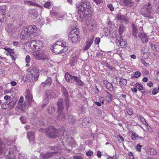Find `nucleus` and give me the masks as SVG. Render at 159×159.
I'll use <instances>...</instances> for the list:
<instances>
[{
  "label": "nucleus",
  "instance_id": "1",
  "mask_svg": "<svg viewBox=\"0 0 159 159\" xmlns=\"http://www.w3.org/2000/svg\"><path fill=\"white\" fill-rule=\"evenodd\" d=\"M40 131H42L45 133L47 137L49 138H55L60 135L65 136L67 134V132L63 131L62 129H57L53 126H50L47 129H41Z\"/></svg>",
  "mask_w": 159,
  "mask_h": 159
},
{
  "label": "nucleus",
  "instance_id": "2",
  "mask_svg": "<svg viewBox=\"0 0 159 159\" xmlns=\"http://www.w3.org/2000/svg\"><path fill=\"white\" fill-rule=\"evenodd\" d=\"M91 6L90 3L88 1L82 2L78 7V13L79 14L80 20L82 21L84 17L87 15L90 14L89 9Z\"/></svg>",
  "mask_w": 159,
  "mask_h": 159
},
{
  "label": "nucleus",
  "instance_id": "3",
  "mask_svg": "<svg viewBox=\"0 0 159 159\" xmlns=\"http://www.w3.org/2000/svg\"><path fill=\"white\" fill-rule=\"evenodd\" d=\"M68 45V44L66 42L57 41L51 47V50L56 54H61L67 51Z\"/></svg>",
  "mask_w": 159,
  "mask_h": 159
},
{
  "label": "nucleus",
  "instance_id": "4",
  "mask_svg": "<svg viewBox=\"0 0 159 159\" xmlns=\"http://www.w3.org/2000/svg\"><path fill=\"white\" fill-rule=\"evenodd\" d=\"M79 30L75 29L71 30L68 36L69 41L73 43H76L79 41Z\"/></svg>",
  "mask_w": 159,
  "mask_h": 159
},
{
  "label": "nucleus",
  "instance_id": "5",
  "mask_svg": "<svg viewBox=\"0 0 159 159\" xmlns=\"http://www.w3.org/2000/svg\"><path fill=\"white\" fill-rule=\"evenodd\" d=\"M39 72L37 67H33L28 72L27 77L29 81L33 82L37 80L38 79Z\"/></svg>",
  "mask_w": 159,
  "mask_h": 159
},
{
  "label": "nucleus",
  "instance_id": "6",
  "mask_svg": "<svg viewBox=\"0 0 159 159\" xmlns=\"http://www.w3.org/2000/svg\"><path fill=\"white\" fill-rule=\"evenodd\" d=\"M65 79L68 82L71 83H74L75 81L76 84L79 86H81L83 85V82L77 76H72L68 73L65 74Z\"/></svg>",
  "mask_w": 159,
  "mask_h": 159
},
{
  "label": "nucleus",
  "instance_id": "7",
  "mask_svg": "<svg viewBox=\"0 0 159 159\" xmlns=\"http://www.w3.org/2000/svg\"><path fill=\"white\" fill-rule=\"evenodd\" d=\"M64 103L63 100L62 99H60L58 102L57 106H58V112L59 113L57 116V119L59 120H64L65 119V115L64 113L61 112L64 108Z\"/></svg>",
  "mask_w": 159,
  "mask_h": 159
},
{
  "label": "nucleus",
  "instance_id": "8",
  "mask_svg": "<svg viewBox=\"0 0 159 159\" xmlns=\"http://www.w3.org/2000/svg\"><path fill=\"white\" fill-rule=\"evenodd\" d=\"M151 5V3L148 2L142 8L141 14L145 17H148L149 16V15L152 10Z\"/></svg>",
  "mask_w": 159,
  "mask_h": 159
},
{
  "label": "nucleus",
  "instance_id": "9",
  "mask_svg": "<svg viewBox=\"0 0 159 159\" xmlns=\"http://www.w3.org/2000/svg\"><path fill=\"white\" fill-rule=\"evenodd\" d=\"M8 148H9V151L8 152L9 155H6L7 159H16V157L14 154L13 153L15 151H16V147L14 145H13L12 146V148L13 149L12 150V149L11 148L9 147H8Z\"/></svg>",
  "mask_w": 159,
  "mask_h": 159
},
{
  "label": "nucleus",
  "instance_id": "10",
  "mask_svg": "<svg viewBox=\"0 0 159 159\" xmlns=\"http://www.w3.org/2000/svg\"><path fill=\"white\" fill-rule=\"evenodd\" d=\"M141 55L144 59H145L148 58L149 55V52L148 48L147 46H145L142 48Z\"/></svg>",
  "mask_w": 159,
  "mask_h": 159
},
{
  "label": "nucleus",
  "instance_id": "11",
  "mask_svg": "<svg viewBox=\"0 0 159 159\" xmlns=\"http://www.w3.org/2000/svg\"><path fill=\"white\" fill-rule=\"evenodd\" d=\"M53 149L56 151L55 152H51L46 153L45 154H41L40 156V159H46L52 157L53 154H56L58 152V151H57L56 149H57V147H54Z\"/></svg>",
  "mask_w": 159,
  "mask_h": 159
},
{
  "label": "nucleus",
  "instance_id": "12",
  "mask_svg": "<svg viewBox=\"0 0 159 159\" xmlns=\"http://www.w3.org/2000/svg\"><path fill=\"white\" fill-rule=\"evenodd\" d=\"M69 133L67 132V134L64 136L66 139V141L72 147H74L76 145V143L74 139L69 137Z\"/></svg>",
  "mask_w": 159,
  "mask_h": 159
},
{
  "label": "nucleus",
  "instance_id": "13",
  "mask_svg": "<svg viewBox=\"0 0 159 159\" xmlns=\"http://www.w3.org/2000/svg\"><path fill=\"white\" fill-rule=\"evenodd\" d=\"M27 103H22L20 105H17L16 108V110L19 112L21 113L26 110L27 108Z\"/></svg>",
  "mask_w": 159,
  "mask_h": 159
},
{
  "label": "nucleus",
  "instance_id": "14",
  "mask_svg": "<svg viewBox=\"0 0 159 159\" xmlns=\"http://www.w3.org/2000/svg\"><path fill=\"white\" fill-rule=\"evenodd\" d=\"M86 24L87 25L88 29L90 30H93L96 26L95 21L93 19H90L86 20Z\"/></svg>",
  "mask_w": 159,
  "mask_h": 159
},
{
  "label": "nucleus",
  "instance_id": "15",
  "mask_svg": "<svg viewBox=\"0 0 159 159\" xmlns=\"http://www.w3.org/2000/svg\"><path fill=\"white\" fill-rule=\"evenodd\" d=\"M117 20H120L121 22H125L127 23L129 22V18L125 15L119 14L116 16Z\"/></svg>",
  "mask_w": 159,
  "mask_h": 159
},
{
  "label": "nucleus",
  "instance_id": "16",
  "mask_svg": "<svg viewBox=\"0 0 159 159\" xmlns=\"http://www.w3.org/2000/svg\"><path fill=\"white\" fill-rule=\"evenodd\" d=\"M139 36L141 39V41L143 43L146 44L148 42V36H147L143 32L142 33H140L139 34Z\"/></svg>",
  "mask_w": 159,
  "mask_h": 159
},
{
  "label": "nucleus",
  "instance_id": "17",
  "mask_svg": "<svg viewBox=\"0 0 159 159\" xmlns=\"http://www.w3.org/2000/svg\"><path fill=\"white\" fill-rule=\"evenodd\" d=\"M25 95V98L29 103L30 104L34 101L32 95L30 90H27Z\"/></svg>",
  "mask_w": 159,
  "mask_h": 159
},
{
  "label": "nucleus",
  "instance_id": "18",
  "mask_svg": "<svg viewBox=\"0 0 159 159\" xmlns=\"http://www.w3.org/2000/svg\"><path fill=\"white\" fill-rule=\"evenodd\" d=\"M94 37V36H93L91 38L89 39L85 42L84 50H87L89 48L93 41Z\"/></svg>",
  "mask_w": 159,
  "mask_h": 159
},
{
  "label": "nucleus",
  "instance_id": "19",
  "mask_svg": "<svg viewBox=\"0 0 159 159\" xmlns=\"http://www.w3.org/2000/svg\"><path fill=\"white\" fill-rule=\"evenodd\" d=\"M26 30H28L29 35H30L36 32L37 28L34 25H30L26 28Z\"/></svg>",
  "mask_w": 159,
  "mask_h": 159
},
{
  "label": "nucleus",
  "instance_id": "20",
  "mask_svg": "<svg viewBox=\"0 0 159 159\" xmlns=\"http://www.w3.org/2000/svg\"><path fill=\"white\" fill-rule=\"evenodd\" d=\"M52 83V78L50 77H48L45 82H42L41 85L44 87H48L51 85Z\"/></svg>",
  "mask_w": 159,
  "mask_h": 159
},
{
  "label": "nucleus",
  "instance_id": "21",
  "mask_svg": "<svg viewBox=\"0 0 159 159\" xmlns=\"http://www.w3.org/2000/svg\"><path fill=\"white\" fill-rule=\"evenodd\" d=\"M124 5L129 7L134 6V2L131 0H122Z\"/></svg>",
  "mask_w": 159,
  "mask_h": 159
},
{
  "label": "nucleus",
  "instance_id": "22",
  "mask_svg": "<svg viewBox=\"0 0 159 159\" xmlns=\"http://www.w3.org/2000/svg\"><path fill=\"white\" fill-rule=\"evenodd\" d=\"M11 101L7 102V104L8 105L9 110L12 109L15 106L16 103V100L15 98H13Z\"/></svg>",
  "mask_w": 159,
  "mask_h": 159
},
{
  "label": "nucleus",
  "instance_id": "23",
  "mask_svg": "<svg viewBox=\"0 0 159 159\" xmlns=\"http://www.w3.org/2000/svg\"><path fill=\"white\" fill-rule=\"evenodd\" d=\"M117 44H119L120 47L122 48H125L126 46V42L124 41L122 37H120L119 39L117 41Z\"/></svg>",
  "mask_w": 159,
  "mask_h": 159
},
{
  "label": "nucleus",
  "instance_id": "24",
  "mask_svg": "<svg viewBox=\"0 0 159 159\" xmlns=\"http://www.w3.org/2000/svg\"><path fill=\"white\" fill-rule=\"evenodd\" d=\"M46 96L48 98H51L54 97L55 94V93L52 90H46L45 92Z\"/></svg>",
  "mask_w": 159,
  "mask_h": 159
},
{
  "label": "nucleus",
  "instance_id": "25",
  "mask_svg": "<svg viewBox=\"0 0 159 159\" xmlns=\"http://www.w3.org/2000/svg\"><path fill=\"white\" fill-rule=\"evenodd\" d=\"M43 43L40 41L37 40L35 44L36 45L34 47V50L35 51H38L41 49Z\"/></svg>",
  "mask_w": 159,
  "mask_h": 159
},
{
  "label": "nucleus",
  "instance_id": "26",
  "mask_svg": "<svg viewBox=\"0 0 159 159\" xmlns=\"http://www.w3.org/2000/svg\"><path fill=\"white\" fill-rule=\"evenodd\" d=\"M27 136L29 139L30 142L34 141V133L33 132H28L27 133Z\"/></svg>",
  "mask_w": 159,
  "mask_h": 159
},
{
  "label": "nucleus",
  "instance_id": "27",
  "mask_svg": "<svg viewBox=\"0 0 159 159\" xmlns=\"http://www.w3.org/2000/svg\"><path fill=\"white\" fill-rule=\"evenodd\" d=\"M36 40H31L29 41V43L30 44V47L32 50H34V47L36 45L35 44L37 42Z\"/></svg>",
  "mask_w": 159,
  "mask_h": 159
},
{
  "label": "nucleus",
  "instance_id": "28",
  "mask_svg": "<svg viewBox=\"0 0 159 159\" xmlns=\"http://www.w3.org/2000/svg\"><path fill=\"white\" fill-rule=\"evenodd\" d=\"M125 27L122 25H121L119 27V34L120 36V37H122V34L124 31L125 30Z\"/></svg>",
  "mask_w": 159,
  "mask_h": 159
},
{
  "label": "nucleus",
  "instance_id": "29",
  "mask_svg": "<svg viewBox=\"0 0 159 159\" xmlns=\"http://www.w3.org/2000/svg\"><path fill=\"white\" fill-rule=\"evenodd\" d=\"M132 34L134 37H136L137 34L138 32L137 28L134 24H132Z\"/></svg>",
  "mask_w": 159,
  "mask_h": 159
},
{
  "label": "nucleus",
  "instance_id": "30",
  "mask_svg": "<svg viewBox=\"0 0 159 159\" xmlns=\"http://www.w3.org/2000/svg\"><path fill=\"white\" fill-rule=\"evenodd\" d=\"M107 94L106 95L105 98L106 100L108 102H110L111 101L112 95L107 91H106Z\"/></svg>",
  "mask_w": 159,
  "mask_h": 159
},
{
  "label": "nucleus",
  "instance_id": "31",
  "mask_svg": "<svg viewBox=\"0 0 159 159\" xmlns=\"http://www.w3.org/2000/svg\"><path fill=\"white\" fill-rule=\"evenodd\" d=\"M47 110L49 114H52L54 112L55 108L53 107L50 106L48 107Z\"/></svg>",
  "mask_w": 159,
  "mask_h": 159
},
{
  "label": "nucleus",
  "instance_id": "32",
  "mask_svg": "<svg viewBox=\"0 0 159 159\" xmlns=\"http://www.w3.org/2000/svg\"><path fill=\"white\" fill-rule=\"evenodd\" d=\"M75 117L73 115H70L69 116L68 118V121L70 123L72 124L75 123Z\"/></svg>",
  "mask_w": 159,
  "mask_h": 159
},
{
  "label": "nucleus",
  "instance_id": "33",
  "mask_svg": "<svg viewBox=\"0 0 159 159\" xmlns=\"http://www.w3.org/2000/svg\"><path fill=\"white\" fill-rule=\"evenodd\" d=\"M52 15L55 16L58 15L59 14V9L57 7H55L53 8V11L52 12Z\"/></svg>",
  "mask_w": 159,
  "mask_h": 159
},
{
  "label": "nucleus",
  "instance_id": "34",
  "mask_svg": "<svg viewBox=\"0 0 159 159\" xmlns=\"http://www.w3.org/2000/svg\"><path fill=\"white\" fill-rule=\"evenodd\" d=\"M105 87L110 91H112L114 89L112 84L111 83H108L105 86Z\"/></svg>",
  "mask_w": 159,
  "mask_h": 159
},
{
  "label": "nucleus",
  "instance_id": "35",
  "mask_svg": "<svg viewBox=\"0 0 159 159\" xmlns=\"http://www.w3.org/2000/svg\"><path fill=\"white\" fill-rule=\"evenodd\" d=\"M5 145L1 142H0V154L4 152L5 151Z\"/></svg>",
  "mask_w": 159,
  "mask_h": 159
},
{
  "label": "nucleus",
  "instance_id": "36",
  "mask_svg": "<svg viewBox=\"0 0 159 159\" xmlns=\"http://www.w3.org/2000/svg\"><path fill=\"white\" fill-rule=\"evenodd\" d=\"M62 93L65 98H69V95L68 92L63 86L62 87Z\"/></svg>",
  "mask_w": 159,
  "mask_h": 159
},
{
  "label": "nucleus",
  "instance_id": "37",
  "mask_svg": "<svg viewBox=\"0 0 159 159\" xmlns=\"http://www.w3.org/2000/svg\"><path fill=\"white\" fill-rule=\"evenodd\" d=\"M148 152L150 155H156L157 153L156 150L153 148H149L148 150Z\"/></svg>",
  "mask_w": 159,
  "mask_h": 159
},
{
  "label": "nucleus",
  "instance_id": "38",
  "mask_svg": "<svg viewBox=\"0 0 159 159\" xmlns=\"http://www.w3.org/2000/svg\"><path fill=\"white\" fill-rule=\"evenodd\" d=\"M24 2L25 4L27 5H36V3L30 1L25 0L24 1Z\"/></svg>",
  "mask_w": 159,
  "mask_h": 159
},
{
  "label": "nucleus",
  "instance_id": "39",
  "mask_svg": "<svg viewBox=\"0 0 159 159\" xmlns=\"http://www.w3.org/2000/svg\"><path fill=\"white\" fill-rule=\"evenodd\" d=\"M139 118L140 119L141 121L142 122L143 124L144 125H145L147 126L148 125V124L146 122L145 119L141 115L139 116Z\"/></svg>",
  "mask_w": 159,
  "mask_h": 159
},
{
  "label": "nucleus",
  "instance_id": "40",
  "mask_svg": "<svg viewBox=\"0 0 159 159\" xmlns=\"http://www.w3.org/2000/svg\"><path fill=\"white\" fill-rule=\"evenodd\" d=\"M135 87L137 89H139L140 90H143V85L140 84L139 83L136 84H135Z\"/></svg>",
  "mask_w": 159,
  "mask_h": 159
},
{
  "label": "nucleus",
  "instance_id": "41",
  "mask_svg": "<svg viewBox=\"0 0 159 159\" xmlns=\"http://www.w3.org/2000/svg\"><path fill=\"white\" fill-rule=\"evenodd\" d=\"M1 108L3 110H6L9 109L8 106L7 104V102L3 103L1 105Z\"/></svg>",
  "mask_w": 159,
  "mask_h": 159
},
{
  "label": "nucleus",
  "instance_id": "42",
  "mask_svg": "<svg viewBox=\"0 0 159 159\" xmlns=\"http://www.w3.org/2000/svg\"><path fill=\"white\" fill-rule=\"evenodd\" d=\"M39 53L41 57H46V60L48 59V57L47 55L46 52H43V51H42L40 52H39Z\"/></svg>",
  "mask_w": 159,
  "mask_h": 159
},
{
  "label": "nucleus",
  "instance_id": "43",
  "mask_svg": "<svg viewBox=\"0 0 159 159\" xmlns=\"http://www.w3.org/2000/svg\"><path fill=\"white\" fill-rule=\"evenodd\" d=\"M4 99L6 101V102H7L11 101L13 98L9 96L5 95L4 96Z\"/></svg>",
  "mask_w": 159,
  "mask_h": 159
},
{
  "label": "nucleus",
  "instance_id": "44",
  "mask_svg": "<svg viewBox=\"0 0 159 159\" xmlns=\"http://www.w3.org/2000/svg\"><path fill=\"white\" fill-rule=\"evenodd\" d=\"M131 137L132 139L134 140L137 139L139 138L138 134L134 132L132 133Z\"/></svg>",
  "mask_w": 159,
  "mask_h": 159
},
{
  "label": "nucleus",
  "instance_id": "45",
  "mask_svg": "<svg viewBox=\"0 0 159 159\" xmlns=\"http://www.w3.org/2000/svg\"><path fill=\"white\" fill-rule=\"evenodd\" d=\"M119 82L121 85H125L127 84V80L124 79H121Z\"/></svg>",
  "mask_w": 159,
  "mask_h": 159
},
{
  "label": "nucleus",
  "instance_id": "46",
  "mask_svg": "<svg viewBox=\"0 0 159 159\" xmlns=\"http://www.w3.org/2000/svg\"><path fill=\"white\" fill-rule=\"evenodd\" d=\"M141 75V73L140 72L137 71L135 72L133 77L135 78H138Z\"/></svg>",
  "mask_w": 159,
  "mask_h": 159
},
{
  "label": "nucleus",
  "instance_id": "47",
  "mask_svg": "<svg viewBox=\"0 0 159 159\" xmlns=\"http://www.w3.org/2000/svg\"><path fill=\"white\" fill-rule=\"evenodd\" d=\"M66 107L67 110H68L69 107H70V105L69 103V98H66Z\"/></svg>",
  "mask_w": 159,
  "mask_h": 159
},
{
  "label": "nucleus",
  "instance_id": "48",
  "mask_svg": "<svg viewBox=\"0 0 159 159\" xmlns=\"http://www.w3.org/2000/svg\"><path fill=\"white\" fill-rule=\"evenodd\" d=\"M22 34L24 37L26 36L28 34L29 35V33L28 31V30H26V28L23 31H22Z\"/></svg>",
  "mask_w": 159,
  "mask_h": 159
},
{
  "label": "nucleus",
  "instance_id": "49",
  "mask_svg": "<svg viewBox=\"0 0 159 159\" xmlns=\"http://www.w3.org/2000/svg\"><path fill=\"white\" fill-rule=\"evenodd\" d=\"M26 117L25 116H22L20 118L22 124H25L26 122Z\"/></svg>",
  "mask_w": 159,
  "mask_h": 159
},
{
  "label": "nucleus",
  "instance_id": "50",
  "mask_svg": "<svg viewBox=\"0 0 159 159\" xmlns=\"http://www.w3.org/2000/svg\"><path fill=\"white\" fill-rule=\"evenodd\" d=\"M18 158L19 159H26V157L24 154L22 153L19 155Z\"/></svg>",
  "mask_w": 159,
  "mask_h": 159
},
{
  "label": "nucleus",
  "instance_id": "51",
  "mask_svg": "<svg viewBox=\"0 0 159 159\" xmlns=\"http://www.w3.org/2000/svg\"><path fill=\"white\" fill-rule=\"evenodd\" d=\"M24 99V98L23 97L21 96L20 98V99H19L18 103V104L19 105H20L22 103H23V101Z\"/></svg>",
  "mask_w": 159,
  "mask_h": 159
},
{
  "label": "nucleus",
  "instance_id": "52",
  "mask_svg": "<svg viewBox=\"0 0 159 159\" xmlns=\"http://www.w3.org/2000/svg\"><path fill=\"white\" fill-rule=\"evenodd\" d=\"M159 92V90L158 89L154 88L152 91V94L153 95H155L157 94Z\"/></svg>",
  "mask_w": 159,
  "mask_h": 159
},
{
  "label": "nucleus",
  "instance_id": "53",
  "mask_svg": "<svg viewBox=\"0 0 159 159\" xmlns=\"http://www.w3.org/2000/svg\"><path fill=\"white\" fill-rule=\"evenodd\" d=\"M76 61V58L75 57L72 58L70 61V63L71 64V65L73 64L74 65V64Z\"/></svg>",
  "mask_w": 159,
  "mask_h": 159
},
{
  "label": "nucleus",
  "instance_id": "54",
  "mask_svg": "<svg viewBox=\"0 0 159 159\" xmlns=\"http://www.w3.org/2000/svg\"><path fill=\"white\" fill-rule=\"evenodd\" d=\"M33 56L37 60H40L41 58L39 57V56L38 55V53H35L33 54Z\"/></svg>",
  "mask_w": 159,
  "mask_h": 159
},
{
  "label": "nucleus",
  "instance_id": "55",
  "mask_svg": "<svg viewBox=\"0 0 159 159\" xmlns=\"http://www.w3.org/2000/svg\"><path fill=\"white\" fill-rule=\"evenodd\" d=\"M107 7L111 11H113L114 10V8L111 4H109L107 5Z\"/></svg>",
  "mask_w": 159,
  "mask_h": 159
},
{
  "label": "nucleus",
  "instance_id": "56",
  "mask_svg": "<svg viewBox=\"0 0 159 159\" xmlns=\"http://www.w3.org/2000/svg\"><path fill=\"white\" fill-rule=\"evenodd\" d=\"M100 41V39L98 37L96 38L94 40L95 43L97 44H98L99 43Z\"/></svg>",
  "mask_w": 159,
  "mask_h": 159
},
{
  "label": "nucleus",
  "instance_id": "57",
  "mask_svg": "<svg viewBox=\"0 0 159 159\" xmlns=\"http://www.w3.org/2000/svg\"><path fill=\"white\" fill-rule=\"evenodd\" d=\"M147 85L150 88L152 87L153 86V83L151 81H149L147 83Z\"/></svg>",
  "mask_w": 159,
  "mask_h": 159
},
{
  "label": "nucleus",
  "instance_id": "58",
  "mask_svg": "<svg viewBox=\"0 0 159 159\" xmlns=\"http://www.w3.org/2000/svg\"><path fill=\"white\" fill-rule=\"evenodd\" d=\"M93 154V152L91 151H89L86 153V155L88 156H90Z\"/></svg>",
  "mask_w": 159,
  "mask_h": 159
},
{
  "label": "nucleus",
  "instance_id": "59",
  "mask_svg": "<svg viewBox=\"0 0 159 159\" xmlns=\"http://www.w3.org/2000/svg\"><path fill=\"white\" fill-rule=\"evenodd\" d=\"M25 61L27 63H29L30 61V57L29 55L26 56L25 58Z\"/></svg>",
  "mask_w": 159,
  "mask_h": 159
},
{
  "label": "nucleus",
  "instance_id": "60",
  "mask_svg": "<svg viewBox=\"0 0 159 159\" xmlns=\"http://www.w3.org/2000/svg\"><path fill=\"white\" fill-rule=\"evenodd\" d=\"M141 62L142 63L146 66H149V64L148 63H146L145 61L142 59L141 60Z\"/></svg>",
  "mask_w": 159,
  "mask_h": 159
},
{
  "label": "nucleus",
  "instance_id": "61",
  "mask_svg": "<svg viewBox=\"0 0 159 159\" xmlns=\"http://www.w3.org/2000/svg\"><path fill=\"white\" fill-rule=\"evenodd\" d=\"M50 3L49 2H46L44 5V6L45 8L48 7L50 5Z\"/></svg>",
  "mask_w": 159,
  "mask_h": 159
},
{
  "label": "nucleus",
  "instance_id": "62",
  "mask_svg": "<svg viewBox=\"0 0 159 159\" xmlns=\"http://www.w3.org/2000/svg\"><path fill=\"white\" fill-rule=\"evenodd\" d=\"M105 66L106 67H107L110 69H112L113 68L108 63H106L105 64Z\"/></svg>",
  "mask_w": 159,
  "mask_h": 159
},
{
  "label": "nucleus",
  "instance_id": "63",
  "mask_svg": "<svg viewBox=\"0 0 159 159\" xmlns=\"http://www.w3.org/2000/svg\"><path fill=\"white\" fill-rule=\"evenodd\" d=\"M83 157L82 156L78 155H76L74 156V159H83Z\"/></svg>",
  "mask_w": 159,
  "mask_h": 159
},
{
  "label": "nucleus",
  "instance_id": "64",
  "mask_svg": "<svg viewBox=\"0 0 159 159\" xmlns=\"http://www.w3.org/2000/svg\"><path fill=\"white\" fill-rule=\"evenodd\" d=\"M127 112L128 114L131 115L133 114V111L131 109H128L127 111Z\"/></svg>",
  "mask_w": 159,
  "mask_h": 159
}]
</instances>
